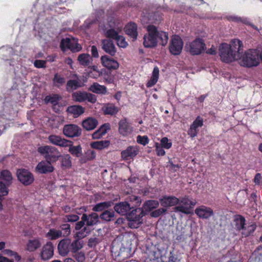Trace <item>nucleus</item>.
I'll return each instance as SVG.
<instances>
[{"label":"nucleus","mask_w":262,"mask_h":262,"mask_svg":"<svg viewBox=\"0 0 262 262\" xmlns=\"http://www.w3.org/2000/svg\"><path fill=\"white\" fill-rule=\"evenodd\" d=\"M180 204L173 208L176 212H181L185 214L189 213V200L187 197L182 198L180 200Z\"/></svg>","instance_id":"a211bd4d"},{"label":"nucleus","mask_w":262,"mask_h":262,"mask_svg":"<svg viewBox=\"0 0 262 262\" xmlns=\"http://www.w3.org/2000/svg\"><path fill=\"white\" fill-rule=\"evenodd\" d=\"M13 52V49L8 47H3L0 48V53L4 57L10 56Z\"/></svg>","instance_id":"8fccbe9b"},{"label":"nucleus","mask_w":262,"mask_h":262,"mask_svg":"<svg viewBox=\"0 0 262 262\" xmlns=\"http://www.w3.org/2000/svg\"><path fill=\"white\" fill-rule=\"evenodd\" d=\"M18 180L24 185H30L34 181L33 174L25 169H19L16 172Z\"/></svg>","instance_id":"9d476101"},{"label":"nucleus","mask_w":262,"mask_h":262,"mask_svg":"<svg viewBox=\"0 0 262 262\" xmlns=\"http://www.w3.org/2000/svg\"><path fill=\"white\" fill-rule=\"evenodd\" d=\"M203 119L198 116L191 125L188 134L192 138L195 137L198 132V128L203 126Z\"/></svg>","instance_id":"6ab92c4d"},{"label":"nucleus","mask_w":262,"mask_h":262,"mask_svg":"<svg viewBox=\"0 0 262 262\" xmlns=\"http://www.w3.org/2000/svg\"><path fill=\"white\" fill-rule=\"evenodd\" d=\"M166 211H167L166 209H165L164 208H159L158 209H157V210L152 211L150 213V215L152 217H157L160 216L161 215H162V214L165 213Z\"/></svg>","instance_id":"6e6d98bb"},{"label":"nucleus","mask_w":262,"mask_h":262,"mask_svg":"<svg viewBox=\"0 0 262 262\" xmlns=\"http://www.w3.org/2000/svg\"><path fill=\"white\" fill-rule=\"evenodd\" d=\"M148 139L147 136L141 137L140 136H138L137 137V142L142 145H146L148 143Z\"/></svg>","instance_id":"338daca9"},{"label":"nucleus","mask_w":262,"mask_h":262,"mask_svg":"<svg viewBox=\"0 0 262 262\" xmlns=\"http://www.w3.org/2000/svg\"><path fill=\"white\" fill-rule=\"evenodd\" d=\"M60 97L58 95H53L52 96H47L45 100L47 103H50L53 105H56L58 103Z\"/></svg>","instance_id":"c03bdc74"},{"label":"nucleus","mask_w":262,"mask_h":262,"mask_svg":"<svg viewBox=\"0 0 262 262\" xmlns=\"http://www.w3.org/2000/svg\"><path fill=\"white\" fill-rule=\"evenodd\" d=\"M119 125V132L123 136L130 134L132 131V127L128 125L126 119L121 120Z\"/></svg>","instance_id":"bb28decb"},{"label":"nucleus","mask_w":262,"mask_h":262,"mask_svg":"<svg viewBox=\"0 0 262 262\" xmlns=\"http://www.w3.org/2000/svg\"><path fill=\"white\" fill-rule=\"evenodd\" d=\"M53 81L54 85L57 87L62 85L66 81L64 78L58 74H55Z\"/></svg>","instance_id":"49530a36"},{"label":"nucleus","mask_w":262,"mask_h":262,"mask_svg":"<svg viewBox=\"0 0 262 262\" xmlns=\"http://www.w3.org/2000/svg\"><path fill=\"white\" fill-rule=\"evenodd\" d=\"M116 40L117 41V45L119 47L124 48H126L128 45L125 38L122 35H119Z\"/></svg>","instance_id":"864d4df0"},{"label":"nucleus","mask_w":262,"mask_h":262,"mask_svg":"<svg viewBox=\"0 0 262 262\" xmlns=\"http://www.w3.org/2000/svg\"><path fill=\"white\" fill-rule=\"evenodd\" d=\"M133 208L134 207H131L130 204L126 201L117 203L114 207L115 211L121 215H127L129 211Z\"/></svg>","instance_id":"f8f14e48"},{"label":"nucleus","mask_w":262,"mask_h":262,"mask_svg":"<svg viewBox=\"0 0 262 262\" xmlns=\"http://www.w3.org/2000/svg\"><path fill=\"white\" fill-rule=\"evenodd\" d=\"M81 86L79 82L76 80H70L67 83V90L70 92Z\"/></svg>","instance_id":"ea45409f"},{"label":"nucleus","mask_w":262,"mask_h":262,"mask_svg":"<svg viewBox=\"0 0 262 262\" xmlns=\"http://www.w3.org/2000/svg\"><path fill=\"white\" fill-rule=\"evenodd\" d=\"M70 247L71 251L74 253L80 250L83 246L82 243L79 241V239H77L74 240L73 242H71Z\"/></svg>","instance_id":"37998d69"},{"label":"nucleus","mask_w":262,"mask_h":262,"mask_svg":"<svg viewBox=\"0 0 262 262\" xmlns=\"http://www.w3.org/2000/svg\"><path fill=\"white\" fill-rule=\"evenodd\" d=\"M239 60L244 66H258V53L256 50H249L241 55Z\"/></svg>","instance_id":"20e7f679"},{"label":"nucleus","mask_w":262,"mask_h":262,"mask_svg":"<svg viewBox=\"0 0 262 262\" xmlns=\"http://www.w3.org/2000/svg\"><path fill=\"white\" fill-rule=\"evenodd\" d=\"M36 169L40 173H47L53 171L54 167L51 163L47 160L39 162L37 164Z\"/></svg>","instance_id":"f3484780"},{"label":"nucleus","mask_w":262,"mask_h":262,"mask_svg":"<svg viewBox=\"0 0 262 262\" xmlns=\"http://www.w3.org/2000/svg\"><path fill=\"white\" fill-rule=\"evenodd\" d=\"M116 23L114 18H110L107 23L105 24L101 23L99 27L100 31L103 32L105 36L110 38L116 40L119 35V31H121L119 28L116 30L115 27Z\"/></svg>","instance_id":"7ed1b4c3"},{"label":"nucleus","mask_w":262,"mask_h":262,"mask_svg":"<svg viewBox=\"0 0 262 262\" xmlns=\"http://www.w3.org/2000/svg\"><path fill=\"white\" fill-rule=\"evenodd\" d=\"M63 236H68L71 233L70 225L68 224H64L60 226Z\"/></svg>","instance_id":"603ef678"},{"label":"nucleus","mask_w":262,"mask_h":262,"mask_svg":"<svg viewBox=\"0 0 262 262\" xmlns=\"http://www.w3.org/2000/svg\"><path fill=\"white\" fill-rule=\"evenodd\" d=\"M73 144V142L64 138H62L58 142L56 145L62 147H67Z\"/></svg>","instance_id":"5fc2aeb1"},{"label":"nucleus","mask_w":262,"mask_h":262,"mask_svg":"<svg viewBox=\"0 0 262 262\" xmlns=\"http://www.w3.org/2000/svg\"><path fill=\"white\" fill-rule=\"evenodd\" d=\"M110 129V125L108 124H104L101 125L98 130L102 135H104L106 134L107 130Z\"/></svg>","instance_id":"774afa93"},{"label":"nucleus","mask_w":262,"mask_h":262,"mask_svg":"<svg viewBox=\"0 0 262 262\" xmlns=\"http://www.w3.org/2000/svg\"><path fill=\"white\" fill-rule=\"evenodd\" d=\"M96 157L95 152L92 150H88L86 152H85V158H81L80 159V162L81 163H84L86 162L88 160H92L95 159Z\"/></svg>","instance_id":"de8ad7c7"},{"label":"nucleus","mask_w":262,"mask_h":262,"mask_svg":"<svg viewBox=\"0 0 262 262\" xmlns=\"http://www.w3.org/2000/svg\"><path fill=\"white\" fill-rule=\"evenodd\" d=\"M61 156L59 151L56 148L49 146V149L46 155V158L47 160L56 161Z\"/></svg>","instance_id":"a878e982"},{"label":"nucleus","mask_w":262,"mask_h":262,"mask_svg":"<svg viewBox=\"0 0 262 262\" xmlns=\"http://www.w3.org/2000/svg\"><path fill=\"white\" fill-rule=\"evenodd\" d=\"M8 186L0 182V196L6 195L8 193Z\"/></svg>","instance_id":"680f3d73"},{"label":"nucleus","mask_w":262,"mask_h":262,"mask_svg":"<svg viewBox=\"0 0 262 262\" xmlns=\"http://www.w3.org/2000/svg\"><path fill=\"white\" fill-rule=\"evenodd\" d=\"M159 70L157 67H155L153 70L150 79L147 83V87H151L155 85L159 78Z\"/></svg>","instance_id":"f704fd0d"},{"label":"nucleus","mask_w":262,"mask_h":262,"mask_svg":"<svg viewBox=\"0 0 262 262\" xmlns=\"http://www.w3.org/2000/svg\"><path fill=\"white\" fill-rule=\"evenodd\" d=\"M233 222V228L237 230L242 231V234L245 236H248L255 229V226L253 225L246 227L245 219L241 215L235 216Z\"/></svg>","instance_id":"39448f33"},{"label":"nucleus","mask_w":262,"mask_h":262,"mask_svg":"<svg viewBox=\"0 0 262 262\" xmlns=\"http://www.w3.org/2000/svg\"><path fill=\"white\" fill-rule=\"evenodd\" d=\"M159 205V202L156 200L146 201L143 205L142 208L143 211L150 212L151 210L157 208Z\"/></svg>","instance_id":"c756f323"},{"label":"nucleus","mask_w":262,"mask_h":262,"mask_svg":"<svg viewBox=\"0 0 262 262\" xmlns=\"http://www.w3.org/2000/svg\"><path fill=\"white\" fill-rule=\"evenodd\" d=\"M60 47L63 51L69 49L73 52H78L81 49V46L75 38H66L62 39Z\"/></svg>","instance_id":"0eeeda50"},{"label":"nucleus","mask_w":262,"mask_h":262,"mask_svg":"<svg viewBox=\"0 0 262 262\" xmlns=\"http://www.w3.org/2000/svg\"><path fill=\"white\" fill-rule=\"evenodd\" d=\"M115 217V212L112 210H104L100 215V217L106 222L113 221Z\"/></svg>","instance_id":"2f4dec72"},{"label":"nucleus","mask_w":262,"mask_h":262,"mask_svg":"<svg viewBox=\"0 0 262 262\" xmlns=\"http://www.w3.org/2000/svg\"><path fill=\"white\" fill-rule=\"evenodd\" d=\"M84 108L81 105H74L69 106L67 111L69 113L79 116L84 112Z\"/></svg>","instance_id":"7c9ffc66"},{"label":"nucleus","mask_w":262,"mask_h":262,"mask_svg":"<svg viewBox=\"0 0 262 262\" xmlns=\"http://www.w3.org/2000/svg\"><path fill=\"white\" fill-rule=\"evenodd\" d=\"M102 48L111 55H114L116 52L114 43L110 39H105L102 40Z\"/></svg>","instance_id":"5701e85b"},{"label":"nucleus","mask_w":262,"mask_h":262,"mask_svg":"<svg viewBox=\"0 0 262 262\" xmlns=\"http://www.w3.org/2000/svg\"><path fill=\"white\" fill-rule=\"evenodd\" d=\"M129 200L132 202H135V207L139 206L141 203V199L140 198L134 195H130L129 196Z\"/></svg>","instance_id":"13d9d810"},{"label":"nucleus","mask_w":262,"mask_h":262,"mask_svg":"<svg viewBox=\"0 0 262 262\" xmlns=\"http://www.w3.org/2000/svg\"><path fill=\"white\" fill-rule=\"evenodd\" d=\"M162 206L170 207L178 204L180 200L174 196H164L159 199Z\"/></svg>","instance_id":"dca6fc26"},{"label":"nucleus","mask_w":262,"mask_h":262,"mask_svg":"<svg viewBox=\"0 0 262 262\" xmlns=\"http://www.w3.org/2000/svg\"><path fill=\"white\" fill-rule=\"evenodd\" d=\"M81 220L85 221L87 226H92L97 224L99 222V216L96 213H92L89 215L83 214Z\"/></svg>","instance_id":"412c9836"},{"label":"nucleus","mask_w":262,"mask_h":262,"mask_svg":"<svg viewBox=\"0 0 262 262\" xmlns=\"http://www.w3.org/2000/svg\"><path fill=\"white\" fill-rule=\"evenodd\" d=\"M90 90L93 93L97 94H105L106 93V89L104 86L94 83L90 88Z\"/></svg>","instance_id":"58836bf2"},{"label":"nucleus","mask_w":262,"mask_h":262,"mask_svg":"<svg viewBox=\"0 0 262 262\" xmlns=\"http://www.w3.org/2000/svg\"><path fill=\"white\" fill-rule=\"evenodd\" d=\"M78 60L80 64L82 66H88L91 63L92 57L87 54H82L79 56Z\"/></svg>","instance_id":"4c0bfd02"},{"label":"nucleus","mask_w":262,"mask_h":262,"mask_svg":"<svg viewBox=\"0 0 262 262\" xmlns=\"http://www.w3.org/2000/svg\"><path fill=\"white\" fill-rule=\"evenodd\" d=\"M69 152L73 156H76V157L80 158L81 157L82 154V148L80 145L73 146V144L69 146Z\"/></svg>","instance_id":"e433bc0d"},{"label":"nucleus","mask_w":262,"mask_h":262,"mask_svg":"<svg viewBox=\"0 0 262 262\" xmlns=\"http://www.w3.org/2000/svg\"><path fill=\"white\" fill-rule=\"evenodd\" d=\"M113 204V202L111 201H107V202H101L98 204H97L96 205H95L93 208V210L94 211H102L106 210L105 209L110 208L111 206H112Z\"/></svg>","instance_id":"72a5a7b5"},{"label":"nucleus","mask_w":262,"mask_h":262,"mask_svg":"<svg viewBox=\"0 0 262 262\" xmlns=\"http://www.w3.org/2000/svg\"><path fill=\"white\" fill-rule=\"evenodd\" d=\"M145 215V213L143 211L142 208H136L132 210V211L128 212L127 218L128 220L139 221L142 220V217Z\"/></svg>","instance_id":"aec40b11"},{"label":"nucleus","mask_w":262,"mask_h":262,"mask_svg":"<svg viewBox=\"0 0 262 262\" xmlns=\"http://www.w3.org/2000/svg\"><path fill=\"white\" fill-rule=\"evenodd\" d=\"M161 142L162 147L166 149H169L171 146V143L168 142V139L166 137L163 138Z\"/></svg>","instance_id":"69168bd1"},{"label":"nucleus","mask_w":262,"mask_h":262,"mask_svg":"<svg viewBox=\"0 0 262 262\" xmlns=\"http://www.w3.org/2000/svg\"><path fill=\"white\" fill-rule=\"evenodd\" d=\"M71 239L64 238L60 241L58 245L59 254L62 256H65L70 252L71 249Z\"/></svg>","instance_id":"ddd939ff"},{"label":"nucleus","mask_w":262,"mask_h":262,"mask_svg":"<svg viewBox=\"0 0 262 262\" xmlns=\"http://www.w3.org/2000/svg\"><path fill=\"white\" fill-rule=\"evenodd\" d=\"M54 254V247L52 243H47L42 248L40 256L42 260H47L50 259Z\"/></svg>","instance_id":"4468645a"},{"label":"nucleus","mask_w":262,"mask_h":262,"mask_svg":"<svg viewBox=\"0 0 262 262\" xmlns=\"http://www.w3.org/2000/svg\"><path fill=\"white\" fill-rule=\"evenodd\" d=\"M183 47V41L178 35L172 36L169 49L170 53L173 55H179L182 51Z\"/></svg>","instance_id":"1a4fd4ad"},{"label":"nucleus","mask_w":262,"mask_h":262,"mask_svg":"<svg viewBox=\"0 0 262 262\" xmlns=\"http://www.w3.org/2000/svg\"><path fill=\"white\" fill-rule=\"evenodd\" d=\"M102 110L106 115H113L118 112V108L114 104L108 103L105 104L103 107Z\"/></svg>","instance_id":"473e14b6"},{"label":"nucleus","mask_w":262,"mask_h":262,"mask_svg":"<svg viewBox=\"0 0 262 262\" xmlns=\"http://www.w3.org/2000/svg\"><path fill=\"white\" fill-rule=\"evenodd\" d=\"M97 125V120L92 117H89L82 122V126L83 128L87 130L94 129Z\"/></svg>","instance_id":"c85d7f7f"},{"label":"nucleus","mask_w":262,"mask_h":262,"mask_svg":"<svg viewBox=\"0 0 262 262\" xmlns=\"http://www.w3.org/2000/svg\"><path fill=\"white\" fill-rule=\"evenodd\" d=\"M40 242L37 239L30 240L27 244V249L29 251H34L40 247Z\"/></svg>","instance_id":"79ce46f5"},{"label":"nucleus","mask_w":262,"mask_h":262,"mask_svg":"<svg viewBox=\"0 0 262 262\" xmlns=\"http://www.w3.org/2000/svg\"><path fill=\"white\" fill-rule=\"evenodd\" d=\"M73 257L78 262H83L85 260V255L82 252L74 253Z\"/></svg>","instance_id":"bf43d9fd"},{"label":"nucleus","mask_w":262,"mask_h":262,"mask_svg":"<svg viewBox=\"0 0 262 262\" xmlns=\"http://www.w3.org/2000/svg\"><path fill=\"white\" fill-rule=\"evenodd\" d=\"M62 138L56 135H50L48 137V139L53 144L56 145L57 143L60 141Z\"/></svg>","instance_id":"e2e57ef3"},{"label":"nucleus","mask_w":262,"mask_h":262,"mask_svg":"<svg viewBox=\"0 0 262 262\" xmlns=\"http://www.w3.org/2000/svg\"><path fill=\"white\" fill-rule=\"evenodd\" d=\"M161 18H159V19H155L154 21L151 20L148 18V16L144 15L142 16V18L141 19V23L143 24V25H146L149 23H156L160 21Z\"/></svg>","instance_id":"052dcab7"},{"label":"nucleus","mask_w":262,"mask_h":262,"mask_svg":"<svg viewBox=\"0 0 262 262\" xmlns=\"http://www.w3.org/2000/svg\"><path fill=\"white\" fill-rule=\"evenodd\" d=\"M63 133L66 136L73 138L79 136L81 134V129L77 125L71 124L64 126Z\"/></svg>","instance_id":"9b49d317"},{"label":"nucleus","mask_w":262,"mask_h":262,"mask_svg":"<svg viewBox=\"0 0 262 262\" xmlns=\"http://www.w3.org/2000/svg\"><path fill=\"white\" fill-rule=\"evenodd\" d=\"M110 145V141L107 140L99 141L91 143V147L95 149H102Z\"/></svg>","instance_id":"c9c22d12"},{"label":"nucleus","mask_w":262,"mask_h":262,"mask_svg":"<svg viewBox=\"0 0 262 262\" xmlns=\"http://www.w3.org/2000/svg\"><path fill=\"white\" fill-rule=\"evenodd\" d=\"M242 47V42L238 39H233L229 44H221L219 48V54L221 60L226 63L235 61L239 56Z\"/></svg>","instance_id":"f257e3e1"},{"label":"nucleus","mask_w":262,"mask_h":262,"mask_svg":"<svg viewBox=\"0 0 262 262\" xmlns=\"http://www.w3.org/2000/svg\"><path fill=\"white\" fill-rule=\"evenodd\" d=\"M103 66H119V63L113 58L107 56H103L101 58Z\"/></svg>","instance_id":"a19ab883"},{"label":"nucleus","mask_w":262,"mask_h":262,"mask_svg":"<svg viewBox=\"0 0 262 262\" xmlns=\"http://www.w3.org/2000/svg\"><path fill=\"white\" fill-rule=\"evenodd\" d=\"M205 46L204 41L200 38H197L186 45L187 49L192 55L201 54L204 50Z\"/></svg>","instance_id":"6e6552de"},{"label":"nucleus","mask_w":262,"mask_h":262,"mask_svg":"<svg viewBox=\"0 0 262 262\" xmlns=\"http://www.w3.org/2000/svg\"><path fill=\"white\" fill-rule=\"evenodd\" d=\"M147 33L144 36V46L146 48H152L156 46L158 42L162 46H165L168 40V33L163 31H158L153 25L146 27Z\"/></svg>","instance_id":"f03ea898"},{"label":"nucleus","mask_w":262,"mask_h":262,"mask_svg":"<svg viewBox=\"0 0 262 262\" xmlns=\"http://www.w3.org/2000/svg\"><path fill=\"white\" fill-rule=\"evenodd\" d=\"M48 235L52 240L56 239L63 236L62 232L61 231L54 229H50L49 232L48 233Z\"/></svg>","instance_id":"a18cd8bd"},{"label":"nucleus","mask_w":262,"mask_h":262,"mask_svg":"<svg viewBox=\"0 0 262 262\" xmlns=\"http://www.w3.org/2000/svg\"><path fill=\"white\" fill-rule=\"evenodd\" d=\"M79 219V217L75 214H68L62 218V220L64 222H75L78 221Z\"/></svg>","instance_id":"3c124183"},{"label":"nucleus","mask_w":262,"mask_h":262,"mask_svg":"<svg viewBox=\"0 0 262 262\" xmlns=\"http://www.w3.org/2000/svg\"><path fill=\"white\" fill-rule=\"evenodd\" d=\"M112 251L115 253L117 256L119 257L120 259L124 260L129 256L130 250L128 248L123 247H120L119 250L117 248H113Z\"/></svg>","instance_id":"393cba45"},{"label":"nucleus","mask_w":262,"mask_h":262,"mask_svg":"<svg viewBox=\"0 0 262 262\" xmlns=\"http://www.w3.org/2000/svg\"><path fill=\"white\" fill-rule=\"evenodd\" d=\"M129 223L128 226L131 228H137L140 225H141L142 223V220H139V221H134V220H128Z\"/></svg>","instance_id":"0e129e2a"},{"label":"nucleus","mask_w":262,"mask_h":262,"mask_svg":"<svg viewBox=\"0 0 262 262\" xmlns=\"http://www.w3.org/2000/svg\"><path fill=\"white\" fill-rule=\"evenodd\" d=\"M100 242V238L96 237H91L88 241V246L90 247H94L96 246Z\"/></svg>","instance_id":"4d7b16f0"},{"label":"nucleus","mask_w":262,"mask_h":262,"mask_svg":"<svg viewBox=\"0 0 262 262\" xmlns=\"http://www.w3.org/2000/svg\"><path fill=\"white\" fill-rule=\"evenodd\" d=\"M11 172L8 170H3L0 173V182L9 187L13 182Z\"/></svg>","instance_id":"4be33fe9"},{"label":"nucleus","mask_w":262,"mask_h":262,"mask_svg":"<svg viewBox=\"0 0 262 262\" xmlns=\"http://www.w3.org/2000/svg\"><path fill=\"white\" fill-rule=\"evenodd\" d=\"M125 32L127 35L133 38V40L137 39L138 36L137 26L135 23H129L125 27Z\"/></svg>","instance_id":"cd10ccee"},{"label":"nucleus","mask_w":262,"mask_h":262,"mask_svg":"<svg viewBox=\"0 0 262 262\" xmlns=\"http://www.w3.org/2000/svg\"><path fill=\"white\" fill-rule=\"evenodd\" d=\"M72 97L74 101L78 102H82L88 100L91 103H94L97 100L96 95L80 91L73 93Z\"/></svg>","instance_id":"423d86ee"},{"label":"nucleus","mask_w":262,"mask_h":262,"mask_svg":"<svg viewBox=\"0 0 262 262\" xmlns=\"http://www.w3.org/2000/svg\"><path fill=\"white\" fill-rule=\"evenodd\" d=\"M71 157L69 155H66L62 157L61 165L66 168H70L72 166Z\"/></svg>","instance_id":"09e8293b"},{"label":"nucleus","mask_w":262,"mask_h":262,"mask_svg":"<svg viewBox=\"0 0 262 262\" xmlns=\"http://www.w3.org/2000/svg\"><path fill=\"white\" fill-rule=\"evenodd\" d=\"M138 152V149L136 146H130L121 152L122 158L124 160H128L135 157Z\"/></svg>","instance_id":"b1692460"},{"label":"nucleus","mask_w":262,"mask_h":262,"mask_svg":"<svg viewBox=\"0 0 262 262\" xmlns=\"http://www.w3.org/2000/svg\"><path fill=\"white\" fill-rule=\"evenodd\" d=\"M195 213L199 217L205 219H207L213 215V210L204 206H201L196 208Z\"/></svg>","instance_id":"2eb2a0df"}]
</instances>
